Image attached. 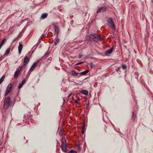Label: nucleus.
<instances>
[{
    "instance_id": "obj_34",
    "label": "nucleus",
    "mask_w": 153,
    "mask_h": 153,
    "mask_svg": "<svg viewBox=\"0 0 153 153\" xmlns=\"http://www.w3.org/2000/svg\"><path fill=\"white\" fill-rule=\"evenodd\" d=\"M136 107L137 108H138V106H137Z\"/></svg>"
},
{
    "instance_id": "obj_12",
    "label": "nucleus",
    "mask_w": 153,
    "mask_h": 153,
    "mask_svg": "<svg viewBox=\"0 0 153 153\" xmlns=\"http://www.w3.org/2000/svg\"><path fill=\"white\" fill-rule=\"evenodd\" d=\"M22 48L23 46L22 44H19V45L18 47L19 53V54H21Z\"/></svg>"
},
{
    "instance_id": "obj_21",
    "label": "nucleus",
    "mask_w": 153,
    "mask_h": 153,
    "mask_svg": "<svg viewBox=\"0 0 153 153\" xmlns=\"http://www.w3.org/2000/svg\"><path fill=\"white\" fill-rule=\"evenodd\" d=\"M86 40H90L91 39V34L90 35L87 36L86 37Z\"/></svg>"
},
{
    "instance_id": "obj_29",
    "label": "nucleus",
    "mask_w": 153,
    "mask_h": 153,
    "mask_svg": "<svg viewBox=\"0 0 153 153\" xmlns=\"http://www.w3.org/2000/svg\"><path fill=\"white\" fill-rule=\"evenodd\" d=\"M18 37H16L15 39H14L13 41V42H14L17 39V38H18Z\"/></svg>"
},
{
    "instance_id": "obj_15",
    "label": "nucleus",
    "mask_w": 153,
    "mask_h": 153,
    "mask_svg": "<svg viewBox=\"0 0 153 153\" xmlns=\"http://www.w3.org/2000/svg\"><path fill=\"white\" fill-rule=\"evenodd\" d=\"M20 74V72H18L17 71H16L15 72V74L14 76V77L15 78H17L18 77L19 74Z\"/></svg>"
},
{
    "instance_id": "obj_23",
    "label": "nucleus",
    "mask_w": 153,
    "mask_h": 153,
    "mask_svg": "<svg viewBox=\"0 0 153 153\" xmlns=\"http://www.w3.org/2000/svg\"><path fill=\"white\" fill-rule=\"evenodd\" d=\"M85 127V124H83L82 127V133L83 134L84 132V129Z\"/></svg>"
},
{
    "instance_id": "obj_27",
    "label": "nucleus",
    "mask_w": 153,
    "mask_h": 153,
    "mask_svg": "<svg viewBox=\"0 0 153 153\" xmlns=\"http://www.w3.org/2000/svg\"><path fill=\"white\" fill-rule=\"evenodd\" d=\"M82 56L81 54H79L78 56V58L79 59H80L81 58Z\"/></svg>"
},
{
    "instance_id": "obj_6",
    "label": "nucleus",
    "mask_w": 153,
    "mask_h": 153,
    "mask_svg": "<svg viewBox=\"0 0 153 153\" xmlns=\"http://www.w3.org/2000/svg\"><path fill=\"white\" fill-rule=\"evenodd\" d=\"M107 10L106 8L104 7H101L99 8L97 10V13H102Z\"/></svg>"
},
{
    "instance_id": "obj_25",
    "label": "nucleus",
    "mask_w": 153,
    "mask_h": 153,
    "mask_svg": "<svg viewBox=\"0 0 153 153\" xmlns=\"http://www.w3.org/2000/svg\"><path fill=\"white\" fill-rule=\"evenodd\" d=\"M22 66H20V67H19V68H18V69L17 70V71L18 72H20V71L22 70Z\"/></svg>"
},
{
    "instance_id": "obj_13",
    "label": "nucleus",
    "mask_w": 153,
    "mask_h": 153,
    "mask_svg": "<svg viewBox=\"0 0 153 153\" xmlns=\"http://www.w3.org/2000/svg\"><path fill=\"white\" fill-rule=\"evenodd\" d=\"M6 39H4L1 42L0 45V49L1 48V47L4 45V43L6 42Z\"/></svg>"
},
{
    "instance_id": "obj_8",
    "label": "nucleus",
    "mask_w": 153,
    "mask_h": 153,
    "mask_svg": "<svg viewBox=\"0 0 153 153\" xmlns=\"http://www.w3.org/2000/svg\"><path fill=\"white\" fill-rule=\"evenodd\" d=\"M39 62V61H38L37 62L34 63L33 64V65L31 66L29 70L30 71H31L33 70L36 67L37 64Z\"/></svg>"
},
{
    "instance_id": "obj_11",
    "label": "nucleus",
    "mask_w": 153,
    "mask_h": 153,
    "mask_svg": "<svg viewBox=\"0 0 153 153\" xmlns=\"http://www.w3.org/2000/svg\"><path fill=\"white\" fill-rule=\"evenodd\" d=\"M25 83V79L23 80L22 82L20 83L18 86V88L20 89L23 86V85Z\"/></svg>"
},
{
    "instance_id": "obj_18",
    "label": "nucleus",
    "mask_w": 153,
    "mask_h": 153,
    "mask_svg": "<svg viewBox=\"0 0 153 153\" xmlns=\"http://www.w3.org/2000/svg\"><path fill=\"white\" fill-rule=\"evenodd\" d=\"M78 74V73L74 71H73L71 72V74L73 76H76Z\"/></svg>"
},
{
    "instance_id": "obj_3",
    "label": "nucleus",
    "mask_w": 153,
    "mask_h": 153,
    "mask_svg": "<svg viewBox=\"0 0 153 153\" xmlns=\"http://www.w3.org/2000/svg\"><path fill=\"white\" fill-rule=\"evenodd\" d=\"M91 39L97 42L102 40V39L98 34H91Z\"/></svg>"
},
{
    "instance_id": "obj_16",
    "label": "nucleus",
    "mask_w": 153,
    "mask_h": 153,
    "mask_svg": "<svg viewBox=\"0 0 153 153\" xmlns=\"http://www.w3.org/2000/svg\"><path fill=\"white\" fill-rule=\"evenodd\" d=\"M81 93L83 94L87 95L88 94V92L86 90H82L81 91Z\"/></svg>"
},
{
    "instance_id": "obj_33",
    "label": "nucleus",
    "mask_w": 153,
    "mask_h": 153,
    "mask_svg": "<svg viewBox=\"0 0 153 153\" xmlns=\"http://www.w3.org/2000/svg\"><path fill=\"white\" fill-rule=\"evenodd\" d=\"M71 94H70L68 95V97H70V96H71Z\"/></svg>"
},
{
    "instance_id": "obj_9",
    "label": "nucleus",
    "mask_w": 153,
    "mask_h": 153,
    "mask_svg": "<svg viewBox=\"0 0 153 153\" xmlns=\"http://www.w3.org/2000/svg\"><path fill=\"white\" fill-rule=\"evenodd\" d=\"M29 59L27 56H25L24 59V66L27 65L29 62Z\"/></svg>"
},
{
    "instance_id": "obj_14",
    "label": "nucleus",
    "mask_w": 153,
    "mask_h": 153,
    "mask_svg": "<svg viewBox=\"0 0 153 153\" xmlns=\"http://www.w3.org/2000/svg\"><path fill=\"white\" fill-rule=\"evenodd\" d=\"M47 16H48L47 13H44L42 14V15L41 16V18L42 19H45L47 17Z\"/></svg>"
},
{
    "instance_id": "obj_7",
    "label": "nucleus",
    "mask_w": 153,
    "mask_h": 153,
    "mask_svg": "<svg viewBox=\"0 0 153 153\" xmlns=\"http://www.w3.org/2000/svg\"><path fill=\"white\" fill-rule=\"evenodd\" d=\"M113 50V47H112L110 49L108 50L105 52V55L107 56H109L112 53Z\"/></svg>"
},
{
    "instance_id": "obj_17",
    "label": "nucleus",
    "mask_w": 153,
    "mask_h": 153,
    "mask_svg": "<svg viewBox=\"0 0 153 153\" xmlns=\"http://www.w3.org/2000/svg\"><path fill=\"white\" fill-rule=\"evenodd\" d=\"M89 71L88 70L86 71H84L81 72L79 74H81L82 75H85L88 73Z\"/></svg>"
},
{
    "instance_id": "obj_30",
    "label": "nucleus",
    "mask_w": 153,
    "mask_h": 153,
    "mask_svg": "<svg viewBox=\"0 0 153 153\" xmlns=\"http://www.w3.org/2000/svg\"><path fill=\"white\" fill-rule=\"evenodd\" d=\"M44 35H42L41 36V37L40 38V39H42L44 37Z\"/></svg>"
},
{
    "instance_id": "obj_19",
    "label": "nucleus",
    "mask_w": 153,
    "mask_h": 153,
    "mask_svg": "<svg viewBox=\"0 0 153 153\" xmlns=\"http://www.w3.org/2000/svg\"><path fill=\"white\" fill-rule=\"evenodd\" d=\"M55 41L54 43V44L55 45H56L59 41V39L58 38H56L55 39Z\"/></svg>"
},
{
    "instance_id": "obj_4",
    "label": "nucleus",
    "mask_w": 153,
    "mask_h": 153,
    "mask_svg": "<svg viewBox=\"0 0 153 153\" xmlns=\"http://www.w3.org/2000/svg\"><path fill=\"white\" fill-rule=\"evenodd\" d=\"M108 26L113 30L115 29L114 22L113 21V19L111 18H109L108 20Z\"/></svg>"
},
{
    "instance_id": "obj_2",
    "label": "nucleus",
    "mask_w": 153,
    "mask_h": 153,
    "mask_svg": "<svg viewBox=\"0 0 153 153\" xmlns=\"http://www.w3.org/2000/svg\"><path fill=\"white\" fill-rule=\"evenodd\" d=\"M4 108L5 109H7L10 106L11 102L10 97L6 98L4 100Z\"/></svg>"
},
{
    "instance_id": "obj_10",
    "label": "nucleus",
    "mask_w": 153,
    "mask_h": 153,
    "mask_svg": "<svg viewBox=\"0 0 153 153\" xmlns=\"http://www.w3.org/2000/svg\"><path fill=\"white\" fill-rule=\"evenodd\" d=\"M53 28L55 33L57 34V35H58L59 33V27L55 25L54 26Z\"/></svg>"
},
{
    "instance_id": "obj_20",
    "label": "nucleus",
    "mask_w": 153,
    "mask_h": 153,
    "mask_svg": "<svg viewBox=\"0 0 153 153\" xmlns=\"http://www.w3.org/2000/svg\"><path fill=\"white\" fill-rule=\"evenodd\" d=\"M5 77L3 76L0 79V84H1L3 81Z\"/></svg>"
},
{
    "instance_id": "obj_28",
    "label": "nucleus",
    "mask_w": 153,
    "mask_h": 153,
    "mask_svg": "<svg viewBox=\"0 0 153 153\" xmlns=\"http://www.w3.org/2000/svg\"><path fill=\"white\" fill-rule=\"evenodd\" d=\"M79 100H75V102L76 103H79Z\"/></svg>"
},
{
    "instance_id": "obj_5",
    "label": "nucleus",
    "mask_w": 153,
    "mask_h": 153,
    "mask_svg": "<svg viewBox=\"0 0 153 153\" xmlns=\"http://www.w3.org/2000/svg\"><path fill=\"white\" fill-rule=\"evenodd\" d=\"M12 85L11 84L9 85L7 88L5 94V96H6L10 92Z\"/></svg>"
},
{
    "instance_id": "obj_1",
    "label": "nucleus",
    "mask_w": 153,
    "mask_h": 153,
    "mask_svg": "<svg viewBox=\"0 0 153 153\" xmlns=\"http://www.w3.org/2000/svg\"><path fill=\"white\" fill-rule=\"evenodd\" d=\"M61 149L62 152L64 153H66L68 150L67 146V143L65 140L63 139L61 142Z\"/></svg>"
},
{
    "instance_id": "obj_22",
    "label": "nucleus",
    "mask_w": 153,
    "mask_h": 153,
    "mask_svg": "<svg viewBox=\"0 0 153 153\" xmlns=\"http://www.w3.org/2000/svg\"><path fill=\"white\" fill-rule=\"evenodd\" d=\"M10 51V48H8L7 50L5 53V54H6V56H7L9 53Z\"/></svg>"
},
{
    "instance_id": "obj_32",
    "label": "nucleus",
    "mask_w": 153,
    "mask_h": 153,
    "mask_svg": "<svg viewBox=\"0 0 153 153\" xmlns=\"http://www.w3.org/2000/svg\"><path fill=\"white\" fill-rule=\"evenodd\" d=\"M88 105H89V104H87V105H86V107L87 108H88Z\"/></svg>"
},
{
    "instance_id": "obj_35",
    "label": "nucleus",
    "mask_w": 153,
    "mask_h": 153,
    "mask_svg": "<svg viewBox=\"0 0 153 153\" xmlns=\"http://www.w3.org/2000/svg\"><path fill=\"white\" fill-rule=\"evenodd\" d=\"M119 68H118V70H119Z\"/></svg>"
},
{
    "instance_id": "obj_26",
    "label": "nucleus",
    "mask_w": 153,
    "mask_h": 153,
    "mask_svg": "<svg viewBox=\"0 0 153 153\" xmlns=\"http://www.w3.org/2000/svg\"><path fill=\"white\" fill-rule=\"evenodd\" d=\"M122 68L123 69H126L127 68V66L125 65H122Z\"/></svg>"
},
{
    "instance_id": "obj_24",
    "label": "nucleus",
    "mask_w": 153,
    "mask_h": 153,
    "mask_svg": "<svg viewBox=\"0 0 153 153\" xmlns=\"http://www.w3.org/2000/svg\"><path fill=\"white\" fill-rule=\"evenodd\" d=\"M68 153H77L76 152L73 150H71Z\"/></svg>"
},
{
    "instance_id": "obj_31",
    "label": "nucleus",
    "mask_w": 153,
    "mask_h": 153,
    "mask_svg": "<svg viewBox=\"0 0 153 153\" xmlns=\"http://www.w3.org/2000/svg\"><path fill=\"white\" fill-rule=\"evenodd\" d=\"M83 62H79L77 63V65H79L82 64Z\"/></svg>"
}]
</instances>
